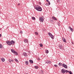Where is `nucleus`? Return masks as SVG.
I'll return each instance as SVG.
<instances>
[{"label": "nucleus", "instance_id": "2", "mask_svg": "<svg viewBox=\"0 0 74 74\" xmlns=\"http://www.w3.org/2000/svg\"><path fill=\"white\" fill-rule=\"evenodd\" d=\"M48 34H49V36L52 39H53V38L54 37V36H53V35H52V34L50 32H48Z\"/></svg>", "mask_w": 74, "mask_h": 74}, {"label": "nucleus", "instance_id": "41", "mask_svg": "<svg viewBox=\"0 0 74 74\" xmlns=\"http://www.w3.org/2000/svg\"><path fill=\"white\" fill-rule=\"evenodd\" d=\"M11 62H14V60H12Z\"/></svg>", "mask_w": 74, "mask_h": 74}, {"label": "nucleus", "instance_id": "15", "mask_svg": "<svg viewBox=\"0 0 74 74\" xmlns=\"http://www.w3.org/2000/svg\"><path fill=\"white\" fill-rule=\"evenodd\" d=\"M62 39H63V40L64 41V42H66V40L65 38H62Z\"/></svg>", "mask_w": 74, "mask_h": 74}, {"label": "nucleus", "instance_id": "6", "mask_svg": "<svg viewBox=\"0 0 74 74\" xmlns=\"http://www.w3.org/2000/svg\"><path fill=\"white\" fill-rule=\"evenodd\" d=\"M62 67H64V68L66 69H67V65H66L65 64L63 63L62 65Z\"/></svg>", "mask_w": 74, "mask_h": 74}, {"label": "nucleus", "instance_id": "40", "mask_svg": "<svg viewBox=\"0 0 74 74\" xmlns=\"http://www.w3.org/2000/svg\"><path fill=\"white\" fill-rule=\"evenodd\" d=\"M20 5V3H18V5Z\"/></svg>", "mask_w": 74, "mask_h": 74}, {"label": "nucleus", "instance_id": "31", "mask_svg": "<svg viewBox=\"0 0 74 74\" xmlns=\"http://www.w3.org/2000/svg\"><path fill=\"white\" fill-rule=\"evenodd\" d=\"M54 66H55V67H58V66H57L56 65H54Z\"/></svg>", "mask_w": 74, "mask_h": 74}, {"label": "nucleus", "instance_id": "38", "mask_svg": "<svg viewBox=\"0 0 74 74\" xmlns=\"http://www.w3.org/2000/svg\"><path fill=\"white\" fill-rule=\"evenodd\" d=\"M57 2H59V1H60V0H57Z\"/></svg>", "mask_w": 74, "mask_h": 74}, {"label": "nucleus", "instance_id": "3", "mask_svg": "<svg viewBox=\"0 0 74 74\" xmlns=\"http://www.w3.org/2000/svg\"><path fill=\"white\" fill-rule=\"evenodd\" d=\"M39 20L41 22H43L44 21V18H43V17L40 18Z\"/></svg>", "mask_w": 74, "mask_h": 74}, {"label": "nucleus", "instance_id": "35", "mask_svg": "<svg viewBox=\"0 0 74 74\" xmlns=\"http://www.w3.org/2000/svg\"><path fill=\"white\" fill-rule=\"evenodd\" d=\"M53 22V20H51V22Z\"/></svg>", "mask_w": 74, "mask_h": 74}, {"label": "nucleus", "instance_id": "20", "mask_svg": "<svg viewBox=\"0 0 74 74\" xmlns=\"http://www.w3.org/2000/svg\"><path fill=\"white\" fill-rule=\"evenodd\" d=\"M34 68H35V69H37L38 68V66H34Z\"/></svg>", "mask_w": 74, "mask_h": 74}, {"label": "nucleus", "instance_id": "30", "mask_svg": "<svg viewBox=\"0 0 74 74\" xmlns=\"http://www.w3.org/2000/svg\"><path fill=\"white\" fill-rule=\"evenodd\" d=\"M45 5H47V6H48V3H46Z\"/></svg>", "mask_w": 74, "mask_h": 74}, {"label": "nucleus", "instance_id": "28", "mask_svg": "<svg viewBox=\"0 0 74 74\" xmlns=\"http://www.w3.org/2000/svg\"><path fill=\"white\" fill-rule=\"evenodd\" d=\"M2 45H1V44H0V48H2Z\"/></svg>", "mask_w": 74, "mask_h": 74}, {"label": "nucleus", "instance_id": "17", "mask_svg": "<svg viewBox=\"0 0 74 74\" xmlns=\"http://www.w3.org/2000/svg\"><path fill=\"white\" fill-rule=\"evenodd\" d=\"M58 65L59 66H62V64L61 63H59L58 64Z\"/></svg>", "mask_w": 74, "mask_h": 74}, {"label": "nucleus", "instance_id": "26", "mask_svg": "<svg viewBox=\"0 0 74 74\" xmlns=\"http://www.w3.org/2000/svg\"><path fill=\"white\" fill-rule=\"evenodd\" d=\"M8 61H9V62H10V63L11 62L12 60H11V59H9Z\"/></svg>", "mask_w": 74, "mask_h": 74}, {"label": "nucleus", "instance_id": "19", "mask_svg": "<svg viewBox=\"0 0 74 74\" xmlns=\"http://www.w3.org/2000/svg\"><path fill=\"white\" fill-rule=\"evenodd\" d=\"M39 45L40 47H42V46H43V45L42 43L40 44Z\"/></svg>", "mask_w": 74, "mask_h": 74}, {"label": "nucleus", "instance_id": "32", "mask_svg": "<svg viewBox=\"0 0 74 74\" xmlns=\"http://www.w3.org/2000/svg\"><path fill=\"white\" fill-rule=\"evenodd\" d=\"M37 60H40V58H38V59H37Z\"/></svg>", "mask_w": 74, "mask_h": 74}, {"label": "nucleus", "instance_id": "37", "mask_svg": "<svg viewBox=\"0 0 74 74\" xmlns=\"http://www.w3.org/2000/svg\"><path fill=\"white\" fill-rule=\"evenodd\" d=\"M65 71H66L65 72V73H67V70H65Z\"/></svg>", "mask_w": 74, "mask_h": 74}, {"label": "nucleus", "instance_id": "23", "mask_svg": "<svg viewBox=\"0 0 74 74\" xmlns=\"http://www.w3.org/2000/svg\"><path fill=\"white\" fill-rule=\"evenodd\" d=\"M46 63H47V64H48V60H47L45 61Z\"/></svg>", "mask_w": 74, "mask_h": 74}, {"label": "nucleus", "instance_id": "36", "mask_svg": "<svg viewBox=\"0 0 74 74\" xmlns=\"http://www.w3.org/2000/svg\"><path fill=\"white\" fill-rule=\"evenodd\" d=\"M22 33H23V32L22 31H20V33L22 34Z\"/></svg>", "mask_w": 74, "mask_h": 74}, {"label": "nucleus", "instance_id": "9", "mask_svg": "<svg viewBox=\"0 0 74 74\" xmlns=\"http://www.w3.org/2000/svg\"><path fill=\"white\" fill-rule=\"evenodd\" d=\"M24 42H25V43H28V40L26 39H25L24 40Z\"/></svg>", "mask_w": 74, "mask_h": 74}, {"label": "nucleus", "instance_id": "24", "mask_svg": "<svg viewBox=\"0 0 74 74\" xmlns=\"http://www.w3.org/2000/svg\"><path fill=\"white\" fill-rule=\"evenodd\" d=\"M32 19H33V20H35V17H32Z\"/></svg>", "mask_w": 74, "mask_h": 74}, {"label": "nucleus", "instance_id": "10", "mask_svg": "<svg viewBox=\"0 0 74 74\" xmlns=\"http://www.w3.org/2000/svg\"><path fill=\"white\" fill-rule=\"evenodd\" d=\"M11 45H14V44L15 43V42L13 40H11Z\"/></svg>", "mask_w": 74, "mask_h": 74}, {"label": "nucleus", "instance_id": "8", "mask_svg": "<svg viewBox=\"0 0 74 74\" xmlns=\"http://www.w3.org/2000/svg\"><path fill=\"white\" fill-rule=\"evenodd\" d=\"M66 71H65V70H64V69H62L61 70V72L63 74L65 73H66Z\"/></svg>", "mask_w": 74, "mask_h": 74}, {"label": "nucleus", "instance_id": "4", "mask_svg": "<svg viewBox=\"0 0 74 74\" xmlns=\"http://www.w3.org/2000/svg\"><path fill=\"white\" fill-rule=\"evenodd\" d=\"M6 42L8 45H11V42L10 41H6Z\"/></svg>", "mask_w": 74, "mask_h": 74}, {"label": "nucleus", "instance_id": "13", "mask_svg": "<svg viewBox=\"0 0 74 74\" xmlns=\"http://www.w3.org/2000/svg\"><path fill=\"white\" fill-rule=\"evenodd\" d=\"M29 61L30 63H31V64H33V60H29Z\"/></svg>", "mask_w": 74, "mask_h": 74}, {"label": "nucleus", "instance_id": "34", "mask_svg": "<svg viewBox=\"0 0 74 74\" xmlns=\"http://www.w3.org/2000/svg\"><path fill=\"white\" fill-rule=\"evenodd\" d=\"M48 3V4H49V5H50V2L49 1Z\"/></svg>", "mask_w": 74, "mask_h": 74}, {"label": "nucleus", "instance_id": "5", "mask_svg": "<svg viewBox=\"0 0 74 74\" xmlns=\"http://www.w3.org/2000/svg\"><path fill=\"white\" fill-rule=\"evenodd\" d=\"M59 47L60 49H64V48L63 47V46L62 45H59Z\"/></svg>", "mask_w": 74, "mask_h": 74}, {"label": "nucleus", "instance_id": "29", "mask_svg": "<svg viewBox=\"0 0 74 74\" xmlns=\"http://www.w3.org/2000/svg\"><path fill=\"white\" fill-rule=\"evenodd\" d=\"M69 73L70 74H73V73H71V71H69Z\"/></svg>", "mask_w": 74, "mask_h": 74}, {"label": "nucleus", "instance_id": "1", "mask_svg": "<svg viewBox=\"0 0 74 74\" xmlns=\"http://www.w3.org/2000/svg\"><path fill=\"white\" fill-rule=\"evenodd\" d=\"M35 9L38 11H42L41 8L38 5L35 6Z\"/></svg>", "mask_w": 74, "mask_h": 74}, {"label": "nucleus", "instance_id": "11", "mask_svg": "<svg viewBox=\"0 0 74 74\" xmlns=\"http://www.w3.org/2000/svg\"><path fill=\"white\" fill-rule=\"evenodd\" d=\"M23 55H24V56H27V53H23Z\"/></svg>", "mask_w": 74, "mask_h": 74}, {"label": "nucleus", "instance_id": "27", "mask_svg": "<svg viewBox=\"0 0 74 74\" xmlns=\"http://www.w3.org/2000/svg\"><path fill=\"white\" fill-rule=\"evenodd\" d=\"M35 34H36V35H38V33L36 32L35 33Z\"/></svg>", "mask_w": 74, "mask_h": 74}, {"label": "nucleus", "instance_id": "39", "mask_svg": "<svg viewBox=\"0 0 74 74\" xmlns=\"http://www.w3.org/2000/svg\"><path fill=\"white\" fill-rule=\"evenodd\" d=\"M46 1L47 2H49V1H48V0H46Z\"/></svg>", "mask_w": 74, "mask_h": 74}, {"label": "nucleus", "instance_id": "43", "mask_svg": "<svg viewBox=\"0 0 74 74\" xmlns=\"http://www.w3.org/2000/svg\"><path fill=\"white\" fill-rule=\"evenodd\" d=\"M67 72H68V73H69V71H67Z\"/></svg>", "mask_w": 74, "mask_h": 74}, {"label": "nucleus", "instance_id": "18", "mask_svg": "<svg viewBox=\"0 0 74 74\" xmlns=\"http://www.w3.org/2000/svg\"><path fill=\"white\" fill-rule=\"evenodd\" d=\"M15 61H16V62H17V63H18V60L16 58H15V59H14Z\"/></svg>", "mask_w": 74, "mask_h": 74}, {"label": "nucleus", "instance_id": "33", "mask_svg": "<svg viewBox=\"0 0 74 74\" xmlns=\"http://www.w3.org/2000/svg\"><path fill=\"white\" fill-rule=\"evenodd\" d=\"M71 27H69V29H70V30L71 29Z\"/></svg>", "mask_w": 74, "mask_h": 74}, {"label": "nucleus", "instance_id": "12", "mask_svg": "<svg viewBox=\"0 0 74 74\" xmlns=\"http://www.w3.org/2000/svg\"><path fill=\"white\" fill-rule=\"evenodd\" d=\"M1 60L2 61V62H4V61H5V59H4V58H1Z\"/></svg>", "mask_w": 74, "mask_h": 74}, {"label": "nucleus", "instance_id": "22", "mask_svg": "<svg viewBox=\"0 0 74 74\" xmlns=\"http://www.w3.org/2000/svg\"><path fill=\"white\" fill-rule=\"evenodd\" d=\"M51 63V62L50 61H48V64H50Z\"/></svg>", "mask_w": 74, "mask_h": 74}, {"label": "nucleus", "instance_id": "7", "mask_svg": "<svg viewBox=\"0 0 74 74\" xmlns=\"http://www.w3.org/2000/svg\"><path fill=\"white\" fill-rule=\"evenodd\" d=\"M11 51H12V52L13 53H16V55H18V53L17 52L15 51H14L13 49H12L11 50Z\"/></svg>", "mask_w": 74, "mask_h": 74}, {"label": "nucleus", "instance_id": "21", "mask_svg": "<svg viewBox=\"0 0 74 74\" xmlns=\"http://www.w3.org/2000/svg\"><path fill=\"white\" fill-rule=\"evenodd\" d=\"M49 52V51H48V50H46V53H48Z\"/></svg>", "mask_w": 74, "mask_h": 74}, {"label": "nucleus", "instance_id": "42", "mask_svg": "<svg viewBox=\"0 0 74 74\" xmlns=\"http://www.w3.org/2000/svg\"><path fill=\"white\" fill-rule=\"evenodd\" d=\"M0 37H1V34H0Z\"/></svg>", "mask_w": 74, "mask_h": 74}, {"label": "nucleus", "instance_id": "14", "mask_svg": "<svg viewBox=\"0 0 74 74\" xmlns=\"http://www.w3.org/2000/svg\"><path fill=\"white\" fill-rule=\"evenodd\" d=\"M52 18L53 19H54V20H55V21H56V20H57V19L55 17H54V16H53Z\"/></svg>", "mask_w": 74, "mask_h": 74}, {"label": "nucleus", "instance_id": "25", "mask_svg": "<svg viewBox=\"0 0 74 74\" xmlns=\"http://www.w3.org/2000/svg\"><path fill=\"white\" fill-rule=\"evenodd\" d=\"M71 32H73V31H74V30H73V29L71 28Z\"/></svg>", "mask_w": 74, "mask_h": 74}, {"label": "nucleus", "instance_id": "16", "mask_svg": "<svg viewBox=\"0 0 74 74\" xmlns=\"http://www.w3.org/2000/svg\"><path fill=\"white\" fill-rule=\"evenodd\" d=\"M28 63L29 62H28V61H26L25 62V63L26 64V65H27V64H28Z\"/></svg>", "mask_w": 74, "mask_h": 74}]
</instances>
